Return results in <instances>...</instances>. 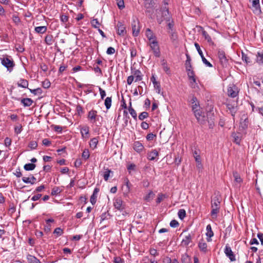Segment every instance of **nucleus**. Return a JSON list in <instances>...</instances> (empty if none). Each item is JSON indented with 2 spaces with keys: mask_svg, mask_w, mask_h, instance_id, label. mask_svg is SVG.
Listing matches in <instances>:
<instances>
[{
  "mask_svg": "<svg viewBox=\"0 0 263 263\" xmlns=\"http://www.w3.org/2000/svg\"><path fill=\"white\" fill-rule=\"evenodd\" d=\"M191 107L192 110L198 122L201 125H204L206 122L208 121V118L205 116V113L202 112L200 109L196 110L197 106L196 105H194L193 106H191Z\"/></svg>",
  "mask_w": 263,
  "mask_h": 263,
  "instance_id": "f257e3e1",
  "label": "nucleus"
},
{
  "mask_svg": "<svg viewBox=\"0 0 263 263\" xmlns=\"http://www.w3.org/2000/svg\"><path fill=\"white\" fill-rule=\"evenodd\" d=\"M220 200L217 196H214L211 200V216L215 218L219 212Z\"/></svg>",
  "mask_w": 263,
  "mask_h": 263,
  "instance_id": "f03ea898",
  "label": "nucleus"
},
{
  "mask_svg": "<svg viewBox=\"0 0 263 263\" xmlns=\"http://www.w3.org/2000/svg\"><path fill=\"white\" fill-rule=\"evenodd\" d=\"M148 44L154 55L157 58H159L161 55V52L157 40H153V42L148 43Z\"/></svg>",
  "mask_w": 263,
  "mask_h": 263,
  "instance_id": "7ed1b4c3",
  "label": "nucleus"
},
{
  "mask_svg": "<svg viewBox=\"0 0 263 263\" xmlns=\"http://www.w3.org/2000/svg\"><path fill=\"white\" fill-rule=\"evenodd\" d=\"M162 17L159 18H157V21L159 24H161L163 20H165L166 22H170L171 19V16L169 13L168 8L165 6L161 10ZM158 17V16H157Z\"/></svg>",
  "mask_w": 263,
  "mask_h": 263,
  "instance_id": "20e7f679",
  "label": "nucleus"
},
{
  "mask_svg": "<svg viewBox=\"0 0 263 263\" xmlns=\"http://www.w3.org/2000/svg\"><path fill=\"white\" fill-rule=\"evenodd\" d=\"M132 27L133 36H137L139 34L141 28L140 22L137 18H133L132 22Z\"/></svg>",
  "mask_w": 263,
  "mask_h": 263,
  "instance_id": "39448f33",
  "label": "nucleus"
},
{
  "mask_svg": "<svg viewBox=\"0 0 263 263\" xmlns=\"http://www.w3.org/2000/svg\"><path fill=\"white\" fill-rule=\"evenodd\" d=\"M1 60L2 64L7 68L8 71L11 72L15 66L13 61L8 57L1 58Z\"/></svg>",
  "mask_w": 263,
  "mask_h": 263,
  "instance_id": "423d86ee",
  "label": "nucleus"
},
{
  "mask_svg": "<svg viewBox=\"0 0 263 263\" xmlns=\"http://www.w3.org/2000/svg\"><path fill=\"white\" fill-rule=\"evenodd\" d=\"M217 54L221 65L223 67H227L228 65V59L226 57L224 51L222 50L219 49Z\"/></svg>",
  "mask_w": 263,
  "mask_h": 263,
  "instance_id": "0eeeda50",
  "label": "nucleus"
},
{
  "mask_svg": "<svg viewBox=\"0 0 263 263\" xmlns=\"http://www.w3.org/2000/svg\"><path fill=\"white\" fill-rule=\"evenodd\" d=\"M239 93L238 88L234 84H231L228 88V95L231 98L237 97Z\"/></svg>",
  "mask_w": 263,
  "mask_h": 263,
  "instance_id": "6e6552de",
  "label": "nucleus"
},
{
  "mask_svg": "<svg viewBox=\"0 0 263 263\" xmlns=\"http://www.w3.org/2000/svg\"><path fill=\"white\" fill-rule=\"evenodd\" d=\"M194 45H195V47H196L199 54L200 55L203 63L208 67H213V65H212V64L210 63L204 57L202 51L200 49L199 45L198 43H195Z\"/></svg>",
  "mask_w": 263,
  "mask_h": 263,
  "instance_id": "1a4fd4ad",
  "label": "nucleus"
},
{
  "mask_svg": "<svg viewBox=\"0 0 263 263\" xmlns=\"http://www.w3.org/2000/svg\"><path fill=\"white\" fill-rule=\"evenodd\" d=\"M224 252L226 255L230 259L231 261H234L236 260L235 255L232 251L231 247L228 244L226 245Z\"/></svg>",
  "mask_w": 263,
  "mask_h": 263,
  "instance_id": "9d476101",
  "label": "nucleus"
},
{
  "mask_svg": "<svg viewBox=\"0 0 263 263\" xmlns=\"http://www.w3.org/2000/svg\"><path fill=\"white\" fill-rule=\"evenodd\" d=\"M88 119L90 122L95 124L97 120H98V116L97 115V111L91 109L88 112L87 116Z\"/></svg>",
  "mask_w": 263,
  "mask_h": 263,
  "instance_id": "9b49d317",
  "label": "nucleus"
},
{
  "mask_svg": "<svg viewBox=\"0 0 263 263\" xmlns=\"http://www.w3.org/2000/svg\"><path fill=\"white\" fill-rule=\"evenodd\" d=\"M114 205L118 210L121 211L124 209V205L123 204V201L120 198H117L114 199Z\"/></svg>",
  "mask_w": 263,
  "mask_h": 263,
  "instance_id": "f8f14e48",
  "label": "nucleus"
},
{
  "mask_svg": "<svg viewBox=\"0 0 263 263\" xmlns=\"http://www.w3.org/2000/svg\"><path fill=\"white\" fill-rule=\"evenodd\" d=\"M133 148L136 152L140 153L144 149V147L140 141H135L133 144Z\"/></svg>",
  "mask_w": 263,
  "mask_h": 263,
  "instance_id": "ddd939ff",
  "label": "nucleus"
},
{
  "mask_svg": "<svg viewBox=\"0 0 263 263\" xmlns=\"http://www.w3.org/2000/svg\"><path fill=\"white\" fill-rule=\"evenodd\" d=\"M145 35L148 40V43L153 42V40H157L156 35L149 28L146 29Z\"/></svg>",
  "mask_w": 263,
  "mask_h": 263,
  "instance_id": "4468645a",
  "label": "nucleus"
},
{
  "mask_svg": "<svg viewBox=\"0 0 263 263\" xmlns=\"http://www.w3.org/2000/svg\"><path fill=\"white\" fill-rule=\"evenodd\" d=\"M117 33L120 35H124L126 33V29L124 25L120 22H119L117 25Z\"/></svg>",
  "mask_w": 263,
  "mask_h": 263,
  "instance_id": "2eb2a0df",
  "label": "nucleus"
},
{
  "mask_svg": "<svg viewBox=\"0 0 263 263\" xmlns=\"http://www.w3.org/2000/svg\"><path fill=\"white\" fill-rule=\"evenodd\" d=\"M227 109L230 111L231 115L233 117L235 116V114L237 110V106H235L234 104H232L230 103H228L226 104Z\"/></svg>",
  "mask_w": 263,
  "mask_h": 263,
  "instance_id": "dca6fc26",
  "label": "nucleus"
},
{
  "mask_svg": "<svg viewBox=\"0 0 263 263\" xmlns=\"http://www.w3.org/2000/svg\"><path fill=\"white\" fill-rule=\"evenodd\" d=\"M159 156V153L156 149H153L147 153V159L151 161L155 160Z\"/></svg>",
  "mask_w": 263,
  "mask_h": 263,
  "instance_id": "f3484780",
  "label": "nucleus"
},
{
  "mask_svg": "<svg viewBox=\"0 0 263 263\" xmlns=\"http://www.w3.org/2000/svg\"><path fill=\"white\" fill-rule=\"evenodd\" d=\"M202 29V35L204 37V39L207 41L210 45H214V43L213 42L211 36L209 35L206 31L203 29L202 27H200Z\"/></svg>",
  "mask_w": 263,
  "mask_h": 263,
  "instance_id": "a211bd4d",
  "label": "nucleus"
},
{
  "mask_svg": "<svg viewBox=\"0 0 263 263\" xmlns=\"http://www.w3.org/2000/svg\"><path fill=\"white\" fill-rule=\"evenodd\" d=\"M99 192V188H95L93 190V194L90 197V201L92 204H95L97 201V194Z\"/></svg>",
  "mask_w": 263,
  "mask_h": 263,
  "instance_id": "6ab92c4d",
  "label": "nucleus"
},
{
  "mask_svg": "<svg viewBox=\"0 0 263 263\" xmlns=\"http://www.w3.org/2000/svg\"><path fill=\"white\" fill-rule=\"evenodd\" d=\"M198 247L200 250L204 253H206L207 252V244L203 240V239H201L200 240L198 243Z\"/></svg>",
  "mask_w": 263,
  "mask_h": 263,
  "instance_id": "aec40b11",
  "label": "nucleus"
},
{
  "mask_svg": "<svg viewBox=\"0 0 263 263\" xmlns=\"http://www.w3.org/2000/svg\"><path fill=\"white\" fill-rule=\"evenodd\" d=\"M206 230L207 231L206 235L208 237L207 240L208 241H210L211 240V238L214 235V233L212 230L211 226L210 224L206 226Z\"/></svg>",
  "mask_w": 263,
  "mask_h": 263,
  "instance_id": "412c9836",
  "label": "nucleus"
},
{
  "mask_svg": "<svg viewBox=\"0 0 263 263\" xmlns=\"http://www.w3.org/2000/svg\"><path fill=\"white\" fill-rule=\"evenodd\" d=\"M21 102L23 104L24 107H29L32 104L33 101L30 98H23L21 99Z\"/></svg>",
  "mask_w": 263,
  "mask_h": 263,
  "instance_id": "4be33fe9",
  "label": "nucleus"
},
{
  "mask_svg": "<svg viewBox=\"0 0 263 263\" xmlns=\"http://www.w3.org/2000/svg\"><path fill=\"white\" fill-rule=\"evenodd\" d=\"M152 81L154 88L157 90V92L159 93L160 92L161 87L159 82L156 81V79L154 76L151 79Z\"/></svg>",
  "mask_w": 263,
  "mask_h": 263,
  "instance_id": "5701e85b",
  "label": "nucleus"
},
{
  "mask_svg": "<svg viewBox=\"0 0 263 263\" xmlns=\"http://www.w3.org/2000/svg\"><path fill=\"white\" fill-rule=\"evenodd\" d=\"M168 33L170 34V39L173 43H175L178 39V35L175 30L168 31Z\"/></svg>",
  "mask_w": 263,
  "mask_h": 263,
  "instance_id": "b1692460",
  "label": "nucleus"
},
{
  "mask_svg": "<svg viewBox=\"0 0 263 263\" xmlns=\"http://www.w3.org/2000/svg\"><path fill=\"white\" fill-rule=\"evenodd\" d=\"M22 180L24 183L33 184L35 183L36 178L33 176H32L30 178L24 177L22 178Z\"/></svg>",
  "mask_w": 263,
  "mask_h": 263,
  "instance_id": "393cba45",
  "label": "nucleus"
},
{
  "mask_svg": "<svg viewBox=\"0 0 263 263\" xmlns=\"http://www.w3.org/2000/svg\"><path fill=\"white\" fill-rule=\"evenodd\" d=\"M191 99L189 101V102L192 104V106H193L194 105H196L197 106V107H196V110L200 109L199 103L198 102L197 98L194 96H191Z\"/></svg>",
  "mask_w": 263,
  "mask_h": 263,
  "instance_id": "a878e982",
  "label": "nucleus"
},
{
  "mask_svg": "<svg viewBox=\"0 0 263 263\" xmlns=\"http://www.w3.org/2000/svg\"><path fill=\"white\" fill-rule=\"evenodd\" d=\"M27 259L29 263H41L36 257L30 254L27 255Z\"/></svg>",
  "mask_w": 263,
  "mask_h": 263,
  "instance_id": "bb28decb",
  "label": "nucleus"
},
{
  "mask_svg": "<svg viewBox=\"0 0 263 263\" xmlns=\"http://www.w3.org/2000/svg\"><path fill=\"white\" fill-rule=\"evenodd\" d=\"M28 82L27 80L23 79H21L17 83V85L18 87L22 88H28Z\"/></svg>",
  "mask_w": 263,
  "mask_h": 263,
  "instance_id": "cd10ccee",
  "label": "nucleus"
},
{
  "mask_svg": "<svg viewBox=\"0 0 263 263\" xmlns=\"http://www.w3.org/2000/svg\"><path fill=\"white\" fill-rule=\"evenodd\" d=\"M128 111H129V114L131 115V116L133 117V118L134 119V120H137V112L135 111V110L132 107L131 102H129Z\"/></svg>",
  "mask_w": 263,
  "mask_h": 263,
  "instance_id": "c85d7f7f",
  "label": "nucleus"
},
{
  "mask_svg": "<svg viewBox=\"0 0 263 263\" xmlns=\"http://www.w3.org/2000/svg\"><path fill=\"white\" fill-rule=\"evenodd\" d=\"M155 196V193L152 191H149L148 194H147L144 197V200H145L147 202H150L151 201H152L153 199Z\"/></svg>",
  "mask_w": 263,
  "mask_h": 263,
  "instance_id": "c756f323",
  "label": "nucleus"
},
{
  "mask_svg": "<svg viewBox=\"0 0 263 263\" xmlns=\"http://www.w3.org/2000/svg\"><path fill=\"white\" fill-rule=\"evenodd\" d=\"M89 128L88 126L85 125L81 128L80 132L83 138H84V135L86 136L88 135Z\"/></svg>",
  "mask_w": 263,
  "mask_h": 263,
  "instance_id": "7c9ffc66",
  "label": "nucleus"
},
{
  "mask_svg": "<svg viewBox=\"0 0 263 263\" xmlns=\"http://www.w3.org/2000/svg\"><path fill=\"white\" fill-rule=\"evenodd\" d=\"M186 60L185 61V67H186V70H190V68H192V65H191V59L189 54H186Z\"/></svg>",
  "mask_w": 263,
  "mask_h": 263,
  "instance_id": "2f4dec72",
  "label": "nucleus"
},
{
  "mask_svg": "<svg viewBox=\"0 0 263 263\" xmlns=\"http://www.w3.org/2000/svg\"><path fill=\"white\" fill-rule=\"evenodd\" d=\"M192 241V237L190 234L186 236L185 238L183 239L181 242L183 246H187Z\"/></svg>",
  "mask_w": 263,
  "mask_h": 263,
  "instance_id": "473e14b6",
  "label": "nucleus"
},
{
  "mask_svg": "<svg viewBox=\"0 0 263 263\" xmlns=\"http://www.w3.org/2000/svg\"><path fill=\"white\" fill-rule=\"evenodd\" d=\"M47 29V27L45 26H44L36 27L35 28L34 30L36 33L43 34L46 32Z\"/></svg>",
  "mask_w": 263,
  "mask_h": 263,
  "instance_id": "72a5a7b5",
  "label": "nucleus"
},
{
  "mask_svg": "<svg viewBox=\"0 0 263 263\" xmlns=\"http://www.w3.org/2000/svg\"><path fill=\"white\" fill-rule=\"evenodd\" d=\"M193 155H194V157L195 159V161L197 162V163L198 164L197 166L198 167H200V166H201V162L200 156L199 154L198 153V152L196 151H195L193 153Z\"/></svg>",
  "mask_w": 263,
  "mask_h": 263,
  "instance_id": "f704fd0d",
  "label": "nucleus"
},
{
  "mask_svg": "<svg viewBox=\"0 0 263 263\" xmlns=\"http://www.w3.org/2000/svg\"><path fill=\"white\" fill-rule=\"evenodd\" d=\"M256 62L263 65V52H258L256 55Z\"/></svg>",
  "mask_w": 263,
  "mask_h": 263,
  "instance_id": "c9c22d12",
  "label": "nucleus"
},
{
  "mask_svg": "<svg viewBox=\"0 0 263 263\" xmlns=\"http://www.w3.org/2000/svg\"><path fill=\"white\" fill-rule=\"evenodd\" d=\"M53 36L51 34H48L45 36V43L48 45H51L53 43Z\"/></svg>",
  "mask_w": 263,
  "mask_h": 263,
  "instance_id": "e433bc0d",
  "label": "nucleus"
},
{
  "mask_svg": "<svg viewBox=\"0 0 263 263\" xmlns=\"http://www.w3.org/2000/svg\"><path fill=\"white\" fill-rule=\"evenodd\" d=\"M98 143V139L97 138H92L89 142L90 147L93 149L97 147V145Z\"/></svg>",
  "mask_w": 263,
  "mask_h": 263,
  "instance_id": "4c0bfd02",
  "label": "nucleus"
},
{
  "mask_svg": "<svg viewBox=\"0 0 263 263\" xmlns=\"http://www.w3.org/2000/svg\"><path fill=\"white\" fill-rule=\"evenodd\" d=\"M111 102H112L111 97H108L105 99V102H104V104H105V106L107 109H108L110 108L111 105Z\"/></svg>",
  "mask_w": 263,
  "mask_h": 263,
  "instance_id": "58836bf2",
  "label": "nucleus"
},
{
  "mask_svg": "<svg viewBox=\"0 0 263 263\" xmlns=\"http://www.w3.org/2000/svg\"><path fill=\"white\" fill-rule=\"evenodd\" d=\"M35 164L33 163H27L24 166V168L26 171H32L35 168Z\"/></svg>",
  "mask_w": 263,
  "mask_h": 263,
  "instance_id": "ea45409f",
  "label": "nucleus"
},
{
  "mask_svg": "<svg viewBox=\"0 0 263 263\" xmlns=\"http://www.w3.org/2000/svg\"><path fill=\"white\" fill-rule=\"evenodd\" d=\"M62 190L59 187L55 186L52 189L51 194L52 196H55L60 194Z\"/></svg>",
  "mask_w": 263,
  "mask_h": 263,
  "instance_id": "a19ab883",
  "label": "nucleus"
},
{
  "mask_svg": "<svg viewBox=\"0 0 263 263\" xmlns=\"http://www.w3.org/2000/svg\"><path fill=\"white\" fill-rule=\"evenodd\" d=\"M234 180L237 183H241L242 181V179L240 178V175L236 172H234L233 173Z\"/></svg>",
  "mask_w": 263,
  "mask_h": 263,
  "instance_id": "79ce46f5",
  "label": "nucleus"
},
{
  "mask_svg": "<svg viewBox=\"0 0 263 263\" xmlns=\"http://www.w3.org/2000/svg\"><path fill=\"white\" fill-rule=\"evenodd\" d=\"M143 263H158L155 259L149 258L148 256H145L142 259Z\"/></svg>",
  "mask_w": 263,
  "mask_h": 263,
  "instance_id": "37998d69",
  "label": "nucleus"
},
{
  "mask_svg": "<svg viewBox=\"0 0 263 263\" xmlns=\"http://www.w3.org/2000/svg\"><path fill=\"white\" fill-rule=\"evenodd\" d=\"M179 218L182 220L186 216V212L184 209H180L179 210L178 213Z\"/></svg>",
  "mask_w": 263,
  "mask_h": 263,
  "instance_id": "c03bdc74",
  "label": "nucleus"
},
{
  "mask_svg": "<svg viewBox=\"0 0 263 263\" xmlns=\"http://www.w3.org/2000/svg\"><path fill=\"white\" fill-rule=\"evenodd\" d=\"M124 182L125 183V191L126 193L129 192L130 191V186L131 185L130 182L127 178H125L124 180Z\"/></svg>",
  "mask_w": 263,
  "mask_h": 263,
  "instance_id": "a18cd8bd",
  "label": "nucleus"
},
{
  "mask_svg": "<svg viewBox=\"0 0 263 263\" xmlns=\"http://www.w3.org/2000/svg\"><path fill=\"white\" fill-rule=\"evenodd\" d=\"M90 156L89 152L88 149H85L82 153V157L84 160H87Z\"/></svg>",
  "mask_w": 263,
  "mask_h": 263,
  "instance_id": "49530a36",
  "label": "nucleus"
},
{
  "mask_svg": "<svg viewBox=\"0 0 263 263\" xmlns=\"http://www.w3.org/2000/svg\"><path fill=\"white\" fill-rule=\"evenodd\" d=\"M167 196L165 194L160 193L158 195V197L156 199V203L157 204L160 203L163 200V198H166Z\"/></svg>",
  "mask_w": 263,
  "mask_h": 263,
  "instance_id": "de8ad7c7",
  "label": "nucleus"
},
{
  "mask_svg": "<svg viewBox=\"0 0 263 263\" xmlns=\"http://www.w3.org/2000/svg\"><path fill=\"white\" fill-rule=\"evenodd\" d=\"M148 117V114L147 112L143 111L141 112L138 116V118L140 120H143Z\"/></svg>",
  "mask_w": 263,
  "mask_h": 263,
  "instance_id": "09e8293b",
  "label": "nucleus"
},
{
  "mask_svg": "<svg viewBox=\"0 0 263 263\" xmlns=\"http://www.w3.org/2000/svg\"><path fill=\"white\" fill-rule=\"evenodd\" d=\"M91 25L95 28H98L100 26V23L97 18H94L91 21Z\"/></svg>",
  "mask_w": 263,
  "mask_h": 263,
  "instance_id": "8fccbe9b",
  "label": "nucleus"
},
{
  "mask_svg": "<svg viewBox=\"0 0 263 263\" xmlns=\"http://www.w3.org/2000/svg\"><path fill=\"white\" fill-rule=\"evenodd\" d=\"M141 72L140 70L135 71L134 74L135 75V81H139L142 80V76L140 75Z\"/></svg>",
  "mask_w": 263,
  "mask_h": 263,
  "instance_id": "3c124183",
  "label": "nucleus"
},
{
  "mask_svg": "<svg viewBox=\"0 0 263 263\" xmlns=\"http://www.w3.org/2000/svg\"><path fill=\"white\" fill-rule=\"evenodd\" d=\"M110 173H112V172L110 170H109L108 168H107L106 170V171L104 173L103 177L105 181H107L108 180V178L109 177V174Z\"/></svg>",
  "mask_w": 263,
  "mask_h": 263,
  "instance_id": "603ef678",
  "label": "nucleus"
},
{
  "mask_svg": "<svg viewBox=\"0 0 263 263\" xmlns=\"http://www.w3.org/2000/svg\"><path fill=\"white\" fill-rule=\"evenodd\" d=\"M63 233V230L61 228H57L53 231V234H56L57 236H61Z\"/></svg>",
  "mask_w": 263,
  "mask_h": 263,
  "instance_id": "864d4df0",
  "label": "nucleus"
},
{
  "mask_svg": "<svg viewBox=\"0 0 263 263\" xmlns=\"http://www.w3.org/2000/svg\"><path fill=\"white\" fill-rule=\"evenodd\" d=\"M242 59L247 64L251 63L250 58L247 54L244 53L243 52H242Z\"/></svg>",
  "mask_w": 263,
  "mask_h": 263,
  "instance_id": "5fc2aeb1",
  "label": "nucleus"
},
{
  "mask_svg": "<svg viewBox=\"0 0 263 263\" xmlns=\"http://www.w3.org/2000/svg\"><path fill=\"white\" fill-rule=\"evenodd\" d=\"M117 6L120 9H123L125 7L124 0H116Z\"/></svg>",
  "mask_w": 263,
  "mask_h": 263,
  "instance_id": "6e6d98bb",
  "label": "nucleus"
},
{
  "mask_svg": "<svg viewBox=\"0 0 263 263\" xmlns=\"http://www.w3.org/2000/svg\"><path fill=\"white\" fill-rule=\"evenodd\" d=\"M37 146V143L35 141H31L28 144V147L31 149H35Z\"/></svg>",
  "mask_w": 263,
  "mask_h": 263,
  "instance_id": "4d7b16f0",
  "label": "nucleus"
},
{
  "mask_svg": "<svg viewBox=\"0 0 263 263\" xmlns=\"http://www.w3.org/2000/svg\"><path fill=\"white\" fill-rule=\"evenodd\" d=\"M30 91L36 95L37 94H41L42 93V90L41 88H37L34 89H29Z\"/></svg>",
  "mask_w": 263,
  "mask_h": 263,
  "instance_id": "13d9d810",
  "label": "nucleus"
},
{
  "mask_svg": "<svg viewBox=\"0 0 263 263\" xmlns=\"http://www.w3.org/2000/svg\"><path fill=\"white\" fill-rule=\"evenodd\" d=\"M12 19L13 22L17 25L21 22V20L17 15H13Z\"/></svg>",
  "mask_w": 263,
  "mask_h": 263,
  "instance_id": "bf43d9fd",
  "label": "nucleus"
},
{
  "mask_svg": "<svg viewBox=\"0 0 263 263\" xmlns=\"http://www.w3.org/2000/svg\"><path fill=\"white\" fill-rule=\"evenodd\" d=\"M248 119H246L242 122H240V126L243 129H245L248 127Z\"/></svg>",
  "mask_w": 263,
  "mask_h": 263,
  "instance_id": "052dcab7",
  "label": "nucleus"
},
{
  "mask_svg": "<svg viewBox=\"0 0 263 263\" xmlns=\"http://www.w3.org/2000/svg\"><path fill=\"white\" fill-rule=\"evenodd\" d=\"M108 216H110V214L108 212L103 213L101 216V221H102L105 219H107L108 218Z\"/></svg>",
  "mask_w": 263,
  "mask_h": 263,
  "instance_id": "680f3d73",
  "label": "nucleus"
},
{
  "mask_svg": "<svg viewBox=\"0 0 263 263\" xmlns=\"http://www.w3.org/2000/svg\"><path fill=\"white\" fill-rule=\"evenodd\" d=\"M156 137V135L153 133L148 134L146 137L147 141L153 140Z\"/></svg>",
  "mask_w": 263,
  "mask_h": 263,
  "instance_id": "e2e57ef3",
  "label": "nucleus"
},
{
  "mask_svg": "<svg viewBox=\"0 0 263 263\" xmlns=\"http://www.w3.org/2000/svg\"><path fill=\"white\" fill-rule=\"evenodd\" d=\"M168 24L167 25V28H168V31H172V30H174L173 29V28H174V22L173 20H172L171 21H170V22H168Z\"/></svg>",
  "mask_w": 263,
  "mask_h": 263,
  "instance_id": "0e129e2a",
  "label": "nucleus"
},
{
  "mask_svg": "<svg viewBox=\"0 0 263 263\" xmlns=\"http://www.w3.org/2000/svg\"><path fill=\"white\" fill-rule=\"evenodd\" d=\"M131 58L133 59L137 55V50L134 47L130 49Z\"/></svg>",
  "mask_w": 263,
  "mask_h": 263,
  "instance_id": "69168bd1",
  "label": "nucleus"
},
{
  "mask_svg": "<svg viewBox=\"0 0 263 263\" xmlns=\"http://www.w3.org/2000/svg\"><path fill=\"white\" fill-rule=\"evenodd\" d=\"M22 130V126L20 124L18 126H16L14 127V132L16 134H18L21 133Z\"/></svg>",
  "mask_w": 263,
  "mask_h": 263,
  "instance_id": "338daca9",
  "label": "nucleus"
},
{
  "mask_svg": "<svg viewBox=\"0 0 263 263\" xmlns=\"http://www.w3.org/2000/svg\"><path fill=\"white\" fill-rule=\"evenodd\" d=\"M114 263H124V260L123 259L120 257H115L114 260Z\"/></svg>",
  "mask_w": 263,
  "mask_h": 263,
  "instance_id": "774afa93",
  "label": "nucleus"
}]
</instances>
